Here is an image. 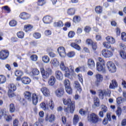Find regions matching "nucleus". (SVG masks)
Masks as SVG:
<instances>
[{"instance_id": "1", "label": "nucleus", "mask_w": 126, "mask_h": 126, "mask_svg": "<svg viewBox=\"0 0 126 126\" xmlns=\"http://www.w3.org/2000/svg\"><path fill=\"white\" fill-rule=\"evenodd\" d=\"M40 72L44 79L49 78L50 75H52V74H53V71L51 68H46V70H45L44 68H41Z\"/></svg>"}, {"instance_id": "2", "label": "nucleus", "mask_w": 126, "mask_h": 126, "mask_svg": "<svg viewBox=\"0 0 126 126\" xmlns=\"http://www.w3.org/2000/svg\"><path fill=\"white\" fill-rule=\"evenodd\" d=\"M63 102L64 105L70 107V112L73 113L74 112V109H75V102L71 101V99H65L63 98Z\"/></svg>"}, {"instance_id": "3", "label": "nucleus", "mask_w": 126, "mask_h": 126, "mask_svg": "<svg viewBox=\"0 0 126 126\" xmlns=\"http://www.w3.org/2000/svg\"><path fill=\"white\" fill-rule=\"evenodd\" d=\"M87 120L89 123L97 124L99 122V117L95 113H92L88 116Z\"/></svg>"}, {"instance_id": "4", "label": "nucleus", "mask_w": 126, "mask_h": 126, "mask_svg": "<svg viewBox=\"0 0 126 126\" xmlns=\"http://www.w3.org/2000/svg\"><path fill=\"white\" fill-rule=\"evenodd\" d=\"M60 68L62 70L65 71V73L64 74L65 77H68L69 75H70V72L69 71V69L64 65V62L63 61H61L60 63Z\"/></svg>"}, {"instance_id": "5", "label": "nucleus", "mask_w": 126, "mask_h": 126, "mask_svg": "<svg viewBox=\"0 0 126 126\" xmlns=\"http://www.w3.org/2000/svg\"><path fill=\"white\" fill-rule=\"evenodd\" d=\"M106 66H107L108 70L110 72L114 73L117 71V68L116 67V65L115 63H113L112 62H108L106 63Z\"/></svg>"}, {"instance_id": "6", "label": "nucleus", "mask_w": 126, "mask_h": 126, "mask_svg": "<svg viewBox=\"0 0 126 126\" xmlns=\"http://www.w3.org/2000/svg\"><path fill=\"white\" fill-rule=\"evenodd\" d=\"M96 69L98 71H100L102 73H106L107 72L105 67V64H101L100 63H96Z\"/></svg>"}, {"instance_id": "7", "label": "nucleus", "mask_w": 126, "mask_h": 126, "mask_svg": "<svg viewBox=\"0 0 126 126\" xmlns=\"http://www.w3.org/2000/svg\"><path fill=\"white\" fill-rule=\"evenodd\" d=\"M9 56V52L7 50H2L0 52V60H6Z\"/></svg>"}, {"instance_id": "8", "label": "nucleus", "mask_w": 126, "mask_h": 126, "mask_svg": "<svg viewBox=\"0 0 126 126\" xmlns=\"http://www.w3.org/2000/svg\"><path fill=\"white\" fill-rule=\"evenodd\" d=\"M102 55L104 58H111L113 57V52L108 49H103L102 51Z\"/></svg>"}, {"instance_id": "9", "label": "nucleus", "mask_w": 126, "mask_h": 126, "mask_svg": "<svg viewBox=\"0 0 126 126\" xmlns=\"http://www.w3.org/2000/svg\"><path fill=\"white\" fill-rule=\"evenodd\" d=\"M45 120L46 122H49V123H54L56 121V116L54 114H51L49 116V114H47Z\"/></svg>"}, {"instance_id": "10", "label": "nucleus", "mask_w": 126, "mask_h": 126, "mask_svg": "<svg viewBox=\"0 0 126 126\" xmlns=\"http://www.w3.org/2000/svg\"><path fill=\"white\" fill-rule=\"evenodd\" d=\"M87 65L89 68L93 69L95 67V62L93 59H89L87 61Z\"/></svg>"}, {"instance_id": "11", "label": "nucleus", "mask_w": 126, "mask_h": 126, "mask_svg": "<svg viewBox=\"0 0 126 126\" xmlns=\"http://www.w3.org/2000/svg\"><path fill=\"white\" fill-rule=\"evenodd\" d=\"M40 91L45 97H49L50 95V90L46 87L41 88L40 89Z\"/></svg>"}, {"instance_id": "12", "label": "nucleus", "mask_w": 126, "mask_h": 126, "mask_svg": "<svg viewBox=\"0 0 126 126\" xmlns=\"http://www.w3.org/2000/svg\"><path fill=\"white\" fill-rule=\"evenodd\" d=\"M24 96L26 100H28L30 102L32 101V94H31V92L28 91L24 92Z\"/></svg>"}, {"instance_id": "13", "label": "nucleus", "mask_w": 126, "mask_h": 126, "mask_svg": "<svg viewBox=\"0 0 126 126\" xmlns=\"http://www.w3.org/2000/svg\"><path fill=\"white\" fill-rule=\"evenodd\" d=\"M55 94L57 97H62L64 94V90L63 88H59L55 91Z\"/></svg>"}, {"instance_id": "14", "label": "nucleus", "mask_w": 126, "mask_h": 126, "mask_svg": "<svg viewBox=\"0 0 126 126\" xmlns=\"http://www.w3.org/2000/svg\"><path fill=\"white\" fill-rule=\"evenodd\" d=\"M58 52L62 58H64L66 56V53H65V50L64 48L63 47H60L58 49Z\"/></svg>"}, {"instance_id": "15", "label": "nucleus", "mask_w": 126, "mask_h": 126, "mask_svg": "<svg viewBox=\"0 0 126 126\" xmlns=\"http://www.w3.org/2000/svg\"><path fill=\"white\" fill-rule=\"evenodd\" d=\"M95 78L96 79V81H95V84L97 85V86H98L99 83L103 81V75L100 74H97L95 75Z\"/></svg>"}, {"instance_id": "16", "label": "nucleus", "mask_w": 126, "mask_h": 126, "mask_svg": "<svg viewBox=\"0 0 126 126\" xmlns=\"http://www.w3.org/2000/svg\"><path fill=\"white\" fill-rule=\"evenodd\" d=\"M20 17L21 19H23L24 20H27V19H29L31 17V15L28 13L23 12L20 14Z\"/></svg>"}, {"instance_id": "17", "label": "nucleus", "mask_w": 126, "mask_h": 126, "mask_svg": "<svg viewBox=\"0 0 126 126\" xmlns=\"http://www.w3.org/2000/svg\"><path fill=\"white\" fill-rule=\"evenodd\" d=\"M45 104L48 107V109L49 108V107H50L51 110H54L55 104L54 103V101H53V100H45Z\"/></svg>"}, {"instance_id": "18", "label": "nucleus", "mask_w": 126, "mask_h": 126, "mask_svg": "<svg viewBox=\"0 0 126 126\" xmlns=\"http://www.w3.org/2000/svg\"><path fill=\"white\" fill-rule=\"evenodd\" d=\"M53 18L51 16H46L43 18V21L45 24H50L52 23Z\"/></svg>"}, {"instance_id": "19", "label": "nucleus", "mask_w": 126, "mask_h": 126, "mask_svg": "<svg viewBox=\"0 0 126 126\" xmlns=\"http://www.w3.org/2000/svg\"><path fill=\"white\" fill-rule=\"evenodd\" d=\"M55 76L56 78L59 80H62V79L63 78V73H62V71L60 70L56 71Z\"/></svg>"}, {"instance_id": "20", "label": "nucleus", "mask_w": 126, "mask_h": 126, "mask_svg": "<svg viewBox=\"0 0 126 126\" xmlns=\"http://www.w3.org/2000/svg\"><path fill=\"white\" fill-rule=\"evenodd\" d=\"M32 100L33 105H37L38 103V95L35 93L32 94Z\"/></svg>"}, {"instance_id": "21", "label": "nucleus", "mask_w": 126, "mask_h": 126, "mask_svg": "<svg viewBox=\"0 0 126 126\" xmlns=\"http://www.w3.org/2000/svg\"><path fill=\"white\" fill-rule=\"evenodd\" d=\"M51 63L53 66H55V67H57L60 65V62H59V60L56 58H54L51 60Z\"/></svg>"}, {"instance_id": "22", "label": "nucleus", "mask_w": 126, "mask_h": 126, "mask_svg": "<svg viewBox=\"0 0 126 126\" xmlns=\"http://www.w3.org/2000/svg\"><path fill=\"white\" fill-rule=\"evenodd\" d=\"M55 83H56V78L51 76L49 79L48 84L50 86H54Z\"/></svg>"}, {"instance_id": "23", "label": "nucleus", "mask_w": 126, "mask_h": 126, "mask_svg": "<svg viewBox=\"0 0 126 126\" xmlns=\"http://www.w3.org/2000/svg\"><path fill=\"white\" fill-rule=\"evenodd\" d=\"M22 82L24 84H29L31 82V80L28 77H24L22 79Z\"/></svg>"}, {"instance_id": "24", "label": "nucleus", "mask_w": 126, "mask_h": 126, "mask_svg": "<svg viewBox=\"0 0 126 126\" xmlns=\"http://www.w3.org/2000/svg\"><path fill=\"white\" fill-rule=\"evenodd\" d=\"M118 86V83H117V81L115 80H113L112 81L111 83H110L109 86V88L111 89H114V88H115V87H117Z\"/></svg>"}, {"instance_id": "25", "label": "nucleus", "mask_w": 126, "mask_h": 126, "mask_svg": "<svg viewBox=\"0 0 126 126\" xmlns=\"http://www.w3.org/2000/svg\"><path fill=\"white\" fill-rule=\"evenodd\" d=\"M106 41L110 44H115L116 43V40L112 37L107 36L106 37Z\"/></svg>"}, {"instance_id": "26", "label": "nucleus", "mask_w": 126, "mask_h": 126, "mask_svg": "<svg viewBox=\"0 0 126 126\" xmlns=\"http://www.w3.org/2000/svg\"><path fill=\"white\" fill-rule=\"evenodd\" d=\"M78 122H79V117H78V115L76 114L73 117V124L74 126H76L78 123Z\"/></svg>"}, {"instance_id": "27", "label": "nucleus", "mask_w": 126, "mask_h": 126, "mask_svg": "<svg viewBox=\"0 0 126 126\" xmlns=\"http://www.w3.org/2000/svg\"><path fill=\"white\" fill-rule=\"evenodd\" d=\"M33 29V26L32 25H26L24 26V30L26 32H28L29 31H31Z\"/></svg>"}, {"instance_id": "28", "label": "nucleus", "mask_w": 126, "mask_h": 126, "mask_svg": "<svg viewBox=\"0 0 126 126\" xmlns=\"http://www.w3.org/2000/svg\"><path fill=\"white\" fill-rule=\"evenodd\" d=\"M54 27H63V21H59L58 22H55L53 24Z\"/></svg>"}, {"instance_id": "29", "label": "nucleus", "mask_w": 126, "mask_h": 126, "mask_svg": "<svg viewBox=\"0 0 126 126\" xmlns=\"http://www.w3.org/2000/svg\"><path fill=\"white\" fill-rule=\"evenodd\" d=\"M74 85L77 90L80 92H81V91H82V89H81V86H80V84H79V82H78V81H75Z\"/></svg>"}, {"instance_id": "30", "label": "nucleus", "mask_w": 126, "mask_h": 126, "mask_svg": "<svg viewBox=\"0 0 126 126\" xmlns=\"http://www.w3.org/2000/svg\"><path fill=\"white\" fill-rule=\"evenodd\" d=\"M32 73L33 76H36L40 74V71L37 68H33L32 70Z\"/></svg>"}, {"instance_id": "31", "label": "nucleus", "mask_w": 126, "mask_h": 126, "mask_svg": "<svg viewBox=\"0 0 126 126\" xmlns=\"http://www.w3.org/2000/svg\"><path fill=\"white\" fill-rule=\"evenodd\" d=\"M94 102L96 107H99L100 106V100H99V98L97 96L94 97Z\"/></svg>"}, {"instance_id": "32", "label": "nucleus", "mask_w": 126, "mask_h": 126, "mask_svg": "<svg viewBox=\"0 0 126 126\" xmlns=\"http://www.w3.org/2000/svg\"><path fill=\"white\" fill-rule=\"evenodd\" d=\"M67 13L68 15H74L75 13V9L74 8H69L67 11Z\"/></svg>"}, {"instance_id": "33", "label": "nucleus", "mask_w": 126, "mask_h": 126, "mask_svg": "<svg viewBox=\"0 0 126 126\" xmlns=\"http://www.w3.org/2000/svg\"><path fill=\"white\" fill-rule=\"evenodd\" d=\"M6 81V78L3 75H0V84H3Z\"/></svg>"}, {"instance_id": "34", "label": "nucleus", "mask_w": 126, "mask_h": 126, "mask_svg": "<svg viewBox=\"0 0 126 126\" xmlns=\"http://www.w3.org/2000/svg\"><path fill=\"white\" fill-rule=\"evenodd\" d=\"M95 11L96 13L100 14V13H102V11H103V8L100 6H96L95 8Z\"/></svg>"}, {"instance_id": "35", "label": "nucleus", "mask_w": 126, "mask_h": 126, "mask_svg": "<svg viewBox=\"0 0 126 126\" xmlns=\"http://www.w3.org/2000/svg\"><path fill=\"white\" fill-rule=\"evenodd\" d=\"M14 73H15V75L17 77H21V76L23 75V72L20 70H17L15 71Z\"/></svg>"}, {"instance_id": "36", "label": "nucleus", "mask_w": 126, "mask_h": 126, "mask_svg": "<svg viewBox=\"0 0 126 126\" xmlns=\"http://www.w3.org/2000/svg\"><path fill=\"white\" fill-rule=\"evenodd\" d=\"M9 91H15L16 90V86L14 84H11L8 85Z\"/></svg>"}, {"instance_id": "37", "label": "nucleus", "mask_w": 126, "mask_h": 126, "mask_svg": "<svg viewBox=\"0 0 126 126\" xmlns=\"http://www.w3.org/2000/svg\"><path fill=\"white\" fill-rule=\"evenodd\" d=\"M70 46L72 47V48L76 49V50H77L78 51H80V46H79V45H78L77 44L75 43H72L70 44Z\"/></svg>"}, {"instance_id": "38", "label": "nucleus", "mask_w": 126, "mask_h": 126, "mask_svg": "<svg viewBox=\"0 0 126 126\" xmlns=\"http://www.w3.org/2000/svg\"><path fill=\"white\" fill-rule=\"evenodd\" d=\"M39 122H36L33 125V126H43V119H39L38 120Z\"/></svg>"}, {"instance_id": "39", "label": "nucleus", "mask_w": 126, "mask_h": 126, "mask_svg": "<svg viewBox=\"0 0 126 126\" xmlns=\"http://www.w3.org/2000/svg\"><path fill=\"white\" fill-rule=\"evenodd\" d=\"M9 112L11 113H14L15 112V106L14 104L11 103L9 105Z\"/></svg>"}, {"instance_id": "40", "label": "nucleus", "mask_w": 126, "mask_h": 126, "mask_svg": "<svg viewBox=\"0 0 126 126\" xmlns=\"http://www.w3.org/2000/svg\"><path fill=\"white\" fill-rule=\"evenodd\" d=\"M45 102H42L40 104V108H42V110H44V111H46L48 110V106H47V104H46V100Z\"/></svg>"}, {"instance_id": "41", "label": "nucleus", "mask_w": 126, "mask_h": 126, "mask_svg": "<svg viewBox=\"0 0 126 126\" xmlns=\"http://www.w3.org/2000/svg\"><path fill=\"white\" fill-rule=\"evenodd\" d=\"M98 94L99 98L101 99H104V91L102 90H99L98 91Z\"/></svg>"}, {"instance_id": "42", "label": "nucleus", "mask_w": 126, "mask_h": 126, "mask_svg": "<svg viewBox=\"0 0 126 126\" xmlns=\"http://www.w3.org/2000/svg\"><path fill=\"white\" fill-rule=\"evenodd\" d=\"M14 91H8V96L9 98H13V97H15V94H14Z\"/></svg>"}, {"instance_id": "43", "label": "nucleus", "mask_w": 126, "mask_h": 126, "mask_svg": "<svg viewBox=\"0 0 126 126\" xmlns=\"http://www.w3.org/2000/svg\"><path fill=\"white\" fill-rule=\"evenodd\" d=\"M42 61L45 63H48L50 62V58L48 56H44L42 57Z\"/></svg>"}, {"instance_id": "44", "label": "nucleus", "mask_w": 126, "mask_h": 126, "mask_svg": "<svg viewBox=\"0 0 126 126\" xmlns=\"http://www.w3.org/2000/svg\"><path fill=\"white\" fill-rule=\"evenodd\" d=\"M66 92L68 94H72V89H71V87L70 86H69L68 87H66L65 88Z\"/></svg>"}, {"instance_id": "45", "label": "nucleus", "mask_w": 126, "mask_h": 126, "mask_svg": "<svg viewBox=\"0 0 126 126\" xmlns=\"http://www.w3.org/2000/svg\"><path fill=\"white\" fill-rule=\"evenodd\" d=\"M46 4V0H37V5L40 6H43L44 4Z\"/></svg>"}, {"instance_id": "46", "label": "nucleus", "mask_w": 126, "mask_h": 126, "mask_svg": "<svg viewBox=\"0 0 126 126\" xmlns=\"http://www.w3.org/2000/svg\"><path fill=\"white\" fill-rule=\"evenodd\" d=\"M120 55L124 60H126V53L124 51H120Z\"/></svg>"}, {"instance_id": "47", "label": "nucleus", "mask_w": 126, "mask_h": 126, "mask_svg": "<svg viewBox=\"0 0 126 126\" xmlns=\"http://www.w3.org/2000/svg\"><path fill=\"white\" fill-rule=\"evenodd\" d=\"M4 119L6 122H10L12 120V117L10 115H5Z\"/></svg>"}, {"instance_id": "48", "label": "nucleus", "mask_w": 126, "mask_h": 126, "mask_svg": "<svg viewBox=\"0 0 126 126\" xmlns=\"http://www.w3.org/2000/svg\"><path fill=\"white\" fill-rule=\"evenodd\" d=\"M33 36L35 39H40V38H41V33L39 32H34L33 34Z\"/></svg>"}, {"instance_id": "49", "label": "nucleus", "mask_w": 126, "mask_h": 126, "mask_svg": "<svg viewBox=\"0 0 126 126\" xmlns=\"http://www.w3.org/2000/svg\"><path fill=\"white\" fill-rule=\"evenodd\" d=\"M80 21V17L78 16H75L73 17V22H75V23H77Z\"/></svg>"}, {"instance_id": "50", "label": "nucleus", "mask_w": 126, "mask_h": 126, "mask_svg": "<svg viewBox=\"0 0 126 126\" xmlns=\"http://www.w3.org/2000/svg\"><path fill=\"white\" fill-rule=\"evenodd\" d=\"M31 60H32V62H37L38 56L36 55H32L31 56Z\"/></svg>"}, {"instance_id": "51", "label": "nucleus", "mask_w": 126, "mask_h": 126, "mask_svg": "<svg viewBox=\"0 0 126 126\" xmlns=\"http://www.w3.org/2000/svg\"><path fill=\"white\" fill-rule=\"evenodd\" d=\"M103 46L106 49H110V48H111V44L108 42H104Z\"/></svg>"}, {"instance_id": "52", "label": "nucleus", "mask_w": 126, "mask_h": 126, "mask_svg": "<svg viewBox=\"0 0 126 126\" xmlns=\"http://www.w3.org/2000/svg\"><path fill=\"white\" fill-rule=\"evenodd\" d=\"M17 35L18 38H20V39H22L23 37H24V32H19L17 33Z\"/></svg>"}, {"instance_id": "53", "label": "nucleus", "mask_w": 126, "mask_h": 126, "mask_svg": "<svg viewBox=\"0 0 126 126\" xmlns=\"http://www.w3.org/2000/svg\"><path fill=\"white\" fill-rule=\"evenodd\" d=\"M108 111V107L106 106L105 105L102 104L101 105V111L103 112V113H106Z\"/></svg>"}, {"instance_id": "54", "label": "nucleus", "mask_w": 126, "mask_h": 126, "mask_svg": "<svg viewBox=\"0 0 126 126\" xmlns=\"http://www.w3.org/2000/svg\"><path fill=\"white\" fill-rule=\"evenodd\" d=\"M67 56L68 58H73L75 56V52L73 51L70 52L67 54Z\"/></svg>"}, {"instance_id": "55", "label": "nucleus", "mask_w": 126, "mask_h": 126, "mask_svg": "<svg viewBox=\"0 0 126 126\" xmlns=\"http://www.w3.org/2000/svg\"><path fill=\"white\" fill-rule=\"evenodd\" d=\"M17 24V22L15 20H12L9 22V25L12 26V27L16 26Z\"/></svg>"}, {"instance_id": "56", "label": "nucleus", "mask_w": 126, "mask_h": 126, "mask_svg": "<svg viewBox=\"0 0 126 126\" xmlns=\"http://www.w3.org/2000/svg\"><path fill=\"white\" fill-rule=\"evenodd\" d=\"M64 85L65 87H68V86H70V84L69 83V81L67 79H65L64 80Z\"/></svg>"}, {"instance_id": "57", "label": "nucleus", "mask_w": 126, "mask_h": 126, "mask_svg": "<svg viewBox=\"0 0 126 126\" xmlns=\"http://www.w3.org/2000/svg\"><path fill=\"white\" fill-rule=\"evenodd\" d=\"M116 114L118 117H120L122 114V108L121 107H118L117 110L116 111Z\"/></svg>"}, {"instance_id": "58", "label": "nucleus", "mask_w": 126, "mask_h": 126, "mask_svg": "<svg viewBox=\"0 0 126 126\" xmlns=\"http://www.w3.org/2000/svg\"><path fill=\"white\" fill-rule=\"evenodd\" d=\"M98 62L97 63H101V64H105V60H104V59H103V58H101V57H98L97 59Z\"/></svg>"}, {"instance_id": "59", "label": "nucleus", "mask_w": 126, "mask_h": 126, "mask_svg": "<svg viewBox=\"0 0 126 126\" xmlns=\"http://www.w3.org/2000/svg\"><path fill=\"white\" fill-rule=\"evenodd\" d=\"M74 35H75V32L73 31L69 32L68 34L69 38H72L73 37H74Z\"/></svg>"}, {"instance_id": "60", "label": "nucleus", "mask_w": 126, "mask_h": 126, "mask_svg": "<svg viewBox=\"0 0 126 126\" xmlns=\"http://www.w3.org/2000/svg\"><path fill=\"white\" fill-rule=\"evenodd\" d=\"M78 78L82 84H83V77H82V75L81 74H79L78 75Z\"/></svg>"}, {"instance_id": "61", "label": "nucleus", "mask_w": 126, "mask_h": 126, "mask_svg": "<svg viewBox=\"0 0 126 126\" xmlns=\"http://www.w3.org/2000/svg\"><path fill=\"white\" fill-rule=\"evenodd\" d=\"M121 38L124 42H126V32H122L121 34Z\"/></svg>"}, {"instance_id": "62", "label": "nucleus", "mask_w": 126, "mask_h": 126, "mask_svg": "<svg viewBox=\"0 0 126 126\" xmlns=\"http://www.w3.org/2000/svg\"><path fill=\"white\" fill-rule=\"evenodd\" d=\"M92 49L94 52H95L97 50V43L94 42L92 44Z\"/></svg>"}, {"instance_id": "63", "label": "nucleus", "mask_w": 126, "mask_h": 126, "mask_svg": "<svg viewBox=\"0 0 126 126\" xmlns=\"http://www.w3.org/2000/svg\"><path fill=\"white\" fill-rule=\"evenodd\" d=\"M79 113L80 115H82V116H85V115L87 114V112L83 109H80L79 111Z\"/></svg>"}, {"instance_id": "64", "label": "nucleus", "mask_w": 126, "mask_h": 126, "mask_svg": "<svg viewBox=\"0 0 126 126\" xmlns=\"http://www.w3.org/2000/svg\"><path fill=\"white\" fill-rule=\"evenodd\" d=\"M103 94L104 95H110V94H111V91L108 90H107V91L103 90Z\"/></svg>"}]
</instances>
